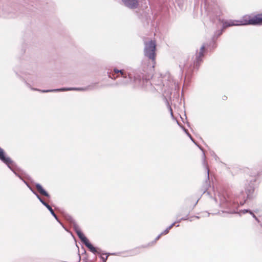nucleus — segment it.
Returning a JSON list of instances; mask_svg holds the SVG:
<instances>
[{
  "label": "nucleus",
  "mask_w": 262,
  "mask_h": 262,
  "mask_svg": "<svg viewBox=\"0 0 262 262\" xmlns=\"http://www.w3.org/2000/svg\"><path fill=\"white\" fill-rule=\"evenodd\" d=\"M156 43L155 40H151L149 41L144 42V55L145 57L151 60L152 62V66L147 68L146 71L143 70V73L138 74L136 73L134 76L131 73H127L124 70H118L114 68L113 71L114 74H111L107 72L108 76L112 79H116L118 77H122L123 80L120 82L121 84H126L131 82L134 78V81L139 85L144 86L148 84H151L150 79L152 78V70L154 68L156 59Z\"/></svg>",
  "instance_id": "1"
},
{
  "label": "nucleus",
  "mask_w": 262,
  "mask_h": 262,
  "mask_svg": "<svg viewBox=\"0 0 262 262\" xmlns=\"http://www.w3.org/2000/svg\"><path fill=\"white\" fill-rule=\"evenodd\" d=\"M207 170V180L204 182L202 187L201 188V192L203 194H206L221 209L222 213L227 214H235L238 213L240 215L242 214H245L246 213H252L251 210L250 209H243L238 211V207H239L238 201L241 206L243 205L246 201L244 199L243 201L240 200L239 198H236V200L233 199V198L230 196L227 192H219L217 195L214 194V197L213 198L211 192L208 191L209 188L210 187V181H209V169L208 167H206Z\"/></svg>",
  "instance_id": "2"
},
{
  "label": "nucleus",
  "mask_w": 262,
  "mask_h": 262,
  "mask_svg": "<svg viewBox=\"0 0 262 262\" xmlns=\"http://www.w3.org/2000/svg\"><path fill=\"white\" fill-rule=\"evenodd\" d=\"M205 45H203L199 52H196V56L194 60L193 61V65L192 64H188V59L184 58L180 61L179 64V68L181 73L182 74L184 70H186V78H189L192 74L194 69L198 70L201 63L203 61V58L204 56L205 51Z\"/></svg>",
  "instance_id": "3"
},
{
  "label": "nucleus",
  "mask_w": 262,
  "mask_h": 262,
  "mask_svg": "<svg viewBox=\"0 0 262 262\" xmlns=\"http://www.w3.org/2000/svg\"><path fill=\"white\" fill-rule=\"evenodd\" d=\"M62 215L63 217L71 225H72L73 228L76 233L77 236L80 239L81 242L85 245V246L89 249V250L93 253H95L97 251L95 247L90 242L87 237L83 234L78 226L75 222L71 215L66 213L62 212Z\"/></svg>",
  "instance_id": "4"
},
{
  "label": "nucleus",
  "mask_w": 262,
  "mask_h": 262,
  "mask_svg": "<svg viewBox=\"0 0 262 262\" xmlns=\"http://www.w3.org/2000/svg\"><path fill=\"white\" fill-rule=\"evenodd\" d=\"M0 160L7 166L9 167V168L12 170L13 173L18 177L20 180L23 181V182L27 185V186L29 188V189L31 191V192L36 196V197L38 199L41 196L38 194V193L34 190L32 188V187L29 184V183L25 181L22 177L19 175L18 173H17L14 170L13 167L15 165V163L11 160V159L9 157L6 156V154L3 149L0 147Z\"/></svg>",
  "instance_id": "5"
},
{
  "label": "nucleus",
  "mask_w": 262,
  "mask_h": 262,
  "mask_svg": "<svg viewBox=\"0 0 262 262\" xmlns=\"http://www.w3.org/2000/svg\"><path fill=\"white\" fill-rule=\"evenodd\" d=\"M21 73H22L23 74L25 75V76H27L28 75H31L32 77L30 78L28 77H25L23 78V80H24L27 86L29 88H30L31 90L33 91H40L42 93H48V92H64V91H72V89H71V88H62L60 89H51V90H40L39 89H36V88H33L31 87V84L28 82L29 81H34V79L35 78L34 76V70H29L27 71H21Z\"/></svg>",
  "instance_id": "6"
},
{
  "label": "nucleus",
  "mask_w": 262,
  "mask_h": 262,
  "mask_svg": "<svg viewBox=\"0 0 262 262\" xmlns=\"http://www.w3.org/2000/svg\"><path fill=\"white\" fill-rule=\"evenodd\" d=\"M242 21L243 25H262V13L253 17L248 16Z\"/></svg>",
  "instance_id": "7"
},
{
  "label": "nucleus",
  "mask_w": 262,
  "mask_h": 262,
  "mask_svg": "<svg viewBox=\"0 0 262 262\" xmlns=\"http://www.w3.org/2000/svg\"><path fill=\"white\" fill-rule=\"evenodd\" d=\"M255 178H253L249 181L248 185L246 186L245 191L247 194V199H250L253 197V194L255 188Z\"/></svg>",
  "instance_id": "8"
},
{
  "label": "nucleus",
  "mask_w": 262,
  "mask_h": 262,
  "mask_svg": "<svg viewBox=\"0 0 262 262\" xmlns=\"http://www.w3.org/2000/svg\"><path fill=\"white\" fill-rule=\"evenodd\" d=\"M204 1L205 4V8L206 9V11H208L207 15L209 16L212 21H214L215 18H217L220 16L221 13L220 11L219 10H215V11H213V10H210V8L208 6V0H204Z\"/></svg>",
  "instance_id": "9"
},
{
  "label": "nucleus",
  "mask_w": 262,
  "mask_h": 262,
  "mask_svg": "<svg viewBox=\"0 0 262 262\" xmlns=\"http://www.w3.org/2000/svg\"><path fill=\"white\" fill-rule=\"evenodd\" d=\"M124 5L128 8L134 9L139 6V0H121Z\"/></svg>",
  "instance_id": "10"
},
{
  "label": "nucleus",
  "mask_w": 262,
  "mask_h": 262,
  "mask_svg": "<svg viewBox=\"0 0 262 262\" xmlns=\"http://www.w3.org/2000/svg\"><path fill=\"white\" fill-rule=\"evenodd\" d=\"M38 200L40 201V202L43 205L45 206L47 209L50 212L51 214H52V215L55 218V219L57 221V222H59V220L58 217V216L56 215V214L55 213L53 209H52V208L45 201L41 198L40 197V198L38 199Z\"/></svg>",
  "instance_id": "11"
},
{
  "label": "nucleus",
  "mask_w": 262,
  "mask_h": 262,
  "mask_svg": "<svg viewBox=\"0 0 262 262\" xmlns=\"http://www.w3.org/2000/svg\"><path fill=\"white\" fill-rule=\"evenodd\" d=\"M247 18H248V17H245L243 18V19H242V20L240 21L239 24L237 23V21H236V20H230L225 21L223 23V28L224 29V28H226L229 27H231V26H234L243 25V24H242V21L245 18L248 19Z\"/></svg>",
  "instance_id": "12"
},
{
  "label": "nucleus",
  "mask_w": 262,
  "mask_h": 262,
  "mask_svg": "<svg viewBox=\"0 0 262 262\" xmlns=\"http://www.w3.org/2000/svg\"><path fill=\"white\" fill-rule=\"evenodd\" d=\"M96 249V250H97V252L95 253V254H100V258L102 259V262H106V260L108 258V256L110 255H116L115 253H105V252H102V250L99 248H96V247H95Z\"/></svg>",
  "instance_id": "13"
},
{
  "label": "nucleus",
  "mask_w": 262,
  "mask_h": 262,
  "mask_svg": "<svg viewBox=\"0 0 262 262\" xmlns=\"http://www.w3.org/2000/svg\"><path fill=\"white\" fill-rule=\"evenodd\" d=\"M35 187L41 195L45 196L48 199L51 198L49 193L42 187V186L40 184L36 183L35 184Z\"/></svg>",
  "instance_id": "14"
},
{
  "label": "nucleus",
  "mask_w": 262,
  "mask_h": 262,
  "mask_svg": "<svg viewBox=\"0 0 262 262\" xmlns=\"http://www.w3.org/2000/svg\"><path fill=\"white\" fill-rule=\"evenodd\" d=\"M198 201H199V200L196 201V202L195 203V204H194L193 207L192 208H188L187 207H182L180 212H179L176 215V217L177 218H178L179 217L181 216V215H185L184 213L186 212V211L187 210H190L191 211L193 209V207L196 205V204L198 203Z\"/></svg>",
  "instance_id": "15"
},
{
  "label": "nucleus",
  "mask_w": 262,
  "mask_h": 262,
  "mask_svg": "<svg viewBox=\"0 0 262 262\" xmlns=\"http://www.w3.org/2000/svg\"><path fill=\"white\" fill-rule=\"evenodd\" d=\"M223 29V28L221 30H217L216 32H215L214 35L212 37V43H213L212 47L213 48H215L216 47V44L215 42L214 41V40L215 39L217 38L219 36H220L222 34Z\"/></svg>",
  "instance_id": "16"
},
{
  "label": "nucleus",
  "mask_w": 262,
  "mask_h": 262,
  "mask_svg": "<svg viewBox=\"0 0 262 262\" xmlns=\"http://www.w3.org/2000/svg\"><path fill=\"white\" fill-rule=\"evenodd\" d=\"M177 123L183 129V130L184 131V132L186 134V135L189 137V138L190 139V140L194 143H195V140H194V139L192 138V137L191 136V135L189 134V133L188 132V130L186 129L185 128L184 126H183V125H181L180 124V123L177 121Z\"/></svg>",
  "instance_id": "17"
},
{
  "label": "nucleus",
  "mask_w": 262,
  "mask_h": 262,
  "mask_svg": "<svg viewBox=\"0 0 262 262\" xmlns=\"http://www.w3.org/2000/svg\"><path fill=\"white\" fill-rule=\"evenodd\" d=\"M190 212H191L190 210H187L186 211V212L184 213L185 215H184V216L182 217V219H184V220H183V221H186V220H189L188 216L190 214Z\"/></svg>",
  "instance_id": "18"
},
{
  "label": "nucleus",
  "mask_w": 262,
  "mask_h": 262,
  "mask_svg": "<svg viewBox=\"0 0 262 262\" xmlns=\"http://www.w3.org/2000/svg\"><path fill=\"white\" fill-rule=\"evenodd\" d=\"M71 89H72V91H85L86 89L82 88H71Z\"/></svg>",
  "instance_id": "19"
},
{
  "label": "nucleus",
  "mask_w": 262,
  "mask_h": 262,
  "mask_svg": "<svg viewBox=\"0 0 262 262\" xmlns=\"http://www.w3.org/2000/svg\"><path fill=\"white\" fill-rule=\"evenodd\" d=\"M167 105H168V109L169 110V112L170 113L171 116L172 117H173V113H172V110L171 107L169 105V103L168 102H167Z\"/></svg>",
  "instance_id": "20"
},
{
  "label": "nucleus",
  "mask_w": 262,
  "mask_h": 262,
  "mask_svg": "<svg viewBox=\"0 0 262 262\" xmlns=\"http://www.w3.org/2000/svg\"><path fill=\"white\" fill-rule=\"evenodd\" d=\"M261 166L262 167V161L260 162V163ZM260 174H262V167L260 168L259 170L257 172L256 175H259Z\"/></svg>",
  "instance_id": "21"
},
{
  "label": "nucleus",
  "mask_w": 262,
  "mask_h": 262,
  "mask_svg": "<svg viewBox=\"0 0 262 262\" xmlns=\"http://www.w3.org/2000/svg\"><path fill=\"white\" fill-rule=\"evenodd\" d=\"M194 144L203 151V157H204V158L205 159V153H204L203 148L201 146L199 145L196 142Z\"/></svg>",
  "instance_id": "22"
},
{
  "label": "nucleus",
  "mask_w": 262,
  "mask_h": 262,
  "mask_svg": "<svg viewBox=\"0 0 262 262\" xmlns=\"http://www.w3.org/2000/svg\"><path fill=\"white\" fill-rule=\"evenodd\" d=\"M169 230H168L167 228H166L165 230H164L162 233H161V234L162 235H165L167 234L169 232Z\"/></svg>",
  "instance_id": "23"
},
{
  "label": "nucleus",
  "mask_w": 262,
  "mask_h": 262,
  "mask_svg": "<svg viewBox=\"0 0 262 262\" xmlns=\"http://www.w3.org/2000/svg\"><path fill=\"white\" fill-rule=\"evenodd\" d=\"M177 218V220L174 222H176V223H180L182 221H183V220H184V219H182V218H179V217L178 218Z\"/></svg>",
  "instance_id": "24"
},
{
  "label": "nucleus",
  "mask_w": 262,
  "mask_h": 262,
  "mask_svg": "<svg viewBox=\"0 0 262 262\" xmlns=\"http://www.w3.org/2000/svg\"><path fill=\"white\" fill-rule=\"evenodd\" d=\"M128 252L129 253V254L128 255L129 256H133V255H136L137 254L136 253H135L134 252V250L130 251Z\"/></svg>",
  "instance_id": "25"
},
{
  "label": "nucleus",
  "mask_w": 262,
  "mask_h": 262,
  "mask_svg": "<svg viewBox=\"0 0 262 262\" xmlns=\"http://www.w3.org/2000/svg\"><path fill=\"white\" fill-rule=\"evenodd\" d=\"M250 214L252 215L253 217H254L256 221H257L258 222H259V220H258V218L255 215V214L252 212V213H250Z\"/></svg>",
  "instance_id": "26"
},
{
  "label": "nucleus",
  "mask_w": 262,
  "mask_h": 262,
  "mask_svg": "<svg viewBox=\"0 0 262 262\" xmlns=\"http://www.w3.org/2000/svg\"><path fill=\"white\" fill-rule=\"evenodd\" d=\"M250 214L252 215L253 217H254L256 221H257L258 222H259V220H258V218L255 215V214L252 212V213H250Z\"/></svg>",
  "instance_id": "27"
},
{
  "label": "nucleus",
  "mask_w": 262,
  "mask_h": 262,
  "mask_svg": "<svg viewBox=\"0 0 262 262\" xmlns=\"http://www.w3.org/2000/svg\"><path fill=\"white\" fill-rule=\"evenodd\" d=\"M176 224V222H173V223H172L169 226H168L167 228L168 229V230H170L171 229L172 227L175 225Z\"/></svg>",
  "instance_id": "28"
},
{
  "label": "nucleus",
  "mask_w": 262,
  "mask_h": 262,
  "mask_svg": "<svg viewBox=\"0 0 262 262\" xmlns=\"http://www.w3.org/2000/svg\"><path fill=\"white\" fill-rule=\"evenodd\" d=\"M161 235H161V233H160V234H159V235H158V236L155 238V242L156 241L158 240V239L160 238V237L161 236Z\"/></svg>",
  "instance_id": "29"
},
{
  "label": "nucleus",
  "mask_w": 262,
  "mask_h": 262,
  "mask_svg": "<svg viewBox=\"0 0 262 262\" xmlns=\"http://www.w3.org/2000/svg\"><path fill=\"white\" fill-rule=\"evenodd\" d=\"M60 224V225L62 226V227L64 229L65 228H66L64 225L60 222V221L59 220V222H58Z\"/></svg>",
  "instance_id": "30"
},
{
  "label": "nucleus",
  "mask_w": 262,
  "mask_h": 262,
  "mask_svg": "<svg viewBox=\"0 0 262 262\" xmlns=\"http://www.w3.org/2000/svg\"><path fill=\"white\" fill-rule=\"evenodd\" d=\"M60 224V225L62 226V227L64 229L65 228H66L64 225L60 222V221L59 220V222H58Z\"/></svg>",
  "instance_id": "31"
},
{
  "label": "nucleus",
  "mask_w": 262,
  "mask_h": 262,
  "mask_svg": "<svg viewBox=\"0 0 262 262\" xmlns=\"http://www.w3.org/2000/svg\"><path fill=\"white\" fill-rule=\"evenodd\" d=\"M60 224V225L62 226V227L64 229L65 228H66L64 225L60 222V221L59 220V222H58Z\"/></svg>",
  "instance_id": "32"
},
{
  "label": "nucleus",
  "mask_w": 262,
  "mask_h": 262,
  "mask_svg": "<svg viewBox=\"0 0 262 262\" xmlns=\"http://www.w3.org/2000/svg\"><path fill=\"white\" fill-rule=\"evenodd\" d=\"M60 224V225L62 226V227L64 229L65 228H66L64 225L60 222V221L59 220V222H58Z\"/></svg>",
  "instance_id": "33"
},
{
  "label": "nucleus",
  "mask_w": 262,
  "mask_h": 262,
  "mask_svg": "<svg viewBox=\"0 0 262 262\" xmlns=\"http://www.w3.org/2000/svg\"><path fill=\"white\" fill-rule=\"evenodd\" d=\"M60 224V225L62 226V227L64 229L65 228H66L64 225L60 222V221L59 220V222H58Z\"/></svg>",
  "instance_id": "34"
},
{
  "label": "nucleus",
  "mask_w": 262,
  "mask_h": 262,
  "mask_svg": "<svg viewBox=\"0 0 262 262\" xmlns=\"http://www.w3.org/2000/svg\"><path fill=\"white\" fill-rule=\"evenodd\" d=\"M64 229L67 232H69L72 236H73L72 233L70 231H69L67 228H65Z\"/></svg>",
  "instance_id": "35"
},
{
  "label": "nucleus",
  "mask_w": 262,
  "mask_h": 262,
  "mask_svg": "<svg viewBox=\"0 0 262 262\" xmlns=\"http://www.w3.org/2000/svg\"><path fill=\"white\" fill-rule=\"evenodd\" d=\"M14 72L16 73V74L18 76H19V74L18 73V70L17 69H16V68L14 69Z\"/></svg>",
  "instance_id": "36"
},
{
  "label": "nucleus",
  "mask_w": 262,
  "mask_h": 262,
  "mask_svg": "<svg viewBox=\"0 0 262 262\" xmlns=\"http://www.w3.org/2000/svg\"><path fill=\"white\" fill-rule=\"evenodd\" d=\"M214 158L216 160H217V159H219V157L216 155H215Z\"/></svg>",
  "instance_id": "37"
},
{
  "label": "nucleus",
  "mask_w": 262,
  "mask_h": 262,
  "mask_svg": "<svg viewBox=\"0 0 262 262\" xmlns=\"http://www.w3.org/2000/svg\"><path fill=\"white\" fill-rule=\"evenodd\" d=\"M81 257L80 255L79 254V261L78 262H80Z\"/></svg>",
  "instance_id": "38"
},
{
  "label": "nucleus",
  "mask_w": 262,
  "mask_h": 262,
  "mask_svg": "<svg viewBox=\"0 0 262 262\" xmlns=\"http://www.w3.org/2000/svg\"><path fill=\"white\" fill-rule=\"evenodd\" d=\"M194 217L196 218V219H199L200 217L199 216H195Z\"/></svg>",
  "instance_id": "39"
},
{
  "label": "nucleus",
  "mask_w": 262,
  "mask_h": 262,
  "mask_svg": "<svg viewBox=\"0 0 262 262\" xmlns=\"http://www.w3.org/2000/svg\"><path fill=\"white\" fill-rule=\"evenodd\" d=\"M217 213H220V212L219 211V212H217V213H214L213 214H217Z\"/></svg>",
  "instance_id": "40"
},
{
  "label": "nucleus",
  "mask_w": 262,
  "mask_h": 262,
  "mask_svg": "<svg viewBox=\"0 0 262 262\" xmlns=\"http://www.w3.org/2000/svg\"><path fill=\"white\" fill-rule=\"evenodd\" d=\"M225 98L226 99V98H227V97L224 96V98H223V100H225Z\"/></svg>",
  "instance_id": "41"
},
{
  "label": "nucleus",
  "mask_w": 262,
  "mask_h": 262,
  "mask_svg": "<svg viewBox=\"0 0 262 262\" xmlns=\"http://www.w3.org/2000/svg\"><path fill=\"white\" fill-rule=\"evenodd\" d=\"M225 98L226 99V98H227V97L224 96V98H223V100H225Z\"/></svg>",
  "instance_id": "42"
},
{
  "label": "nucleus",
  "mask_w": 262,
  "mask_h": 262,
  "mask_svg": "<svg viewBox=\"0 0 262 262\" xmlns=\"http://www.w3.org/2000/svg\"><path fill=\"white\" fill-rule=\"evenodd\" d=\"M225 98L226 99V98H227V97L224 96V98H223V100H225Z\"/></svg>",
  "instance_id": "43"
},
{
  "label": "nucleus",
  "mask_w": 262,
  "mask_h": 262,
  "mask_svg": "<svg viewBox=\"0 0 262 262\" xmlns=\"http://www.w3.org/2000/svg\"><path fill=\"white\" fill-rule=\"evenodd\" d=\"M179 224L176 226V227H179Z\"/></svg>",
  "instance_id": "44"
}]
</instances>
